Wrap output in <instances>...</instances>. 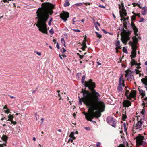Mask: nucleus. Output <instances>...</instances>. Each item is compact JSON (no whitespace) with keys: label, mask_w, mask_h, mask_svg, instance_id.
I'll return each mask as SVG.
<instances>
[{"label":"nucleus","mask_w":147,"mask_h":147,"mask_svg":"<svg viewBox=\"0 0 147 147\" xmlns=\"http://www.w3.org/2000/svg\"><path fill=\"white\" fill-rule=\"evenodd\" d=\"M97 63L98 65H101V64L99 62H97Z\"/></svg>","instance_id":"338daca9"},{"label":"nucleus","mask_w":147,"mask_h":147,"mask_svg":"<svg viewBox=\"0 0 147 147\" xmlns=\"http://www.w3.org/2000/svg\"><path fill=\"white\" fill-rule=\"evenodd\" d=\"M83 3H84V2L78 3L76 4H75V5H76L77 6H82L83 5Z\"/></svg>","instance_id":"7c9ffc66"},{"label":"nucleus","mask_w":147,"mask_h":147,"mask_svg":"<svg viewBox=\"0 0 147 147\" xmlns=\"http://www.w3.org/2000/svg\"><path fill=\"white\" fill-rule=\"evenodd\" d=\"M56 47H57L58 49H60L59 46V44L58 42L57 43Z\"/></svg>","instance_id":"603ef678"},{"label":"nucleus","mask_w":147,"mask_h":147,"mask_svg":"<svg viewBox=\"0 0 147 147\" xmlns=\"http://www.w3.org/2000/svg\"><path fill=\"white\" fill-rule=\"evenodd\" d=\"M144 20V19L143 18H140V20H139V22H143Z\"/></svg>","instance_id":"8fccbe9b"},{"label":"nucleus","mask_w":147,"mask_h":147,"mask_svg":"<svg viewBox=\"0 0 147 147\" xmlns=\"http://www.w3.org/2000/svg\"><path fill=\"white\" fill-rule=\"evenodd\" d=\"M35 53L39 56H40L41 55V52H39L38 51H36Z\"/></svg>","instance_id":"c03bdc74"},{"label":"nucleus","mask_w":147,"mask_h":147,"mask_svg":"<svg viewBox=\"0 0 147 147\" xmlns=\"http://www.w3.org/2000/svg\"><path fill=\"white\" fill-rule=\"evenodd\" d=\"M131 26L133 30H134V34L136 36L138 35V34L137 33L138 32V30L137 27L135 26L134 23L131 22Z\"/></svg>","instance_id":"9b49d317"},{"label":"nucleus","mask_w":147,"mask_h":147,"mask_svg":"<svg viewBox=\"0 0 147 147\" xmlns=\"http://www.w3.org/2000/svg\"><path fill=\"white\" fill-rule=\"evenodd\" d=\"M69 0H66L65 3L64 4V6L65 7L69 6L70 5V3H69Z\"/></svg>","instance_id":"4be33fe9"},{"label":"nucleus","mask_w":147,"mask_h":147,"mask_svg":"<svg viewBox=\"0 0 147 147\" xmlns=\"http://www.w3.org/2000/svg\"><path fill=\"white\" fill-rule=\"evenodd\" d=\"M125 88H126V92H125V96L127 97V98H128V96H129V91L126 89L127 87H126Z\"/></svg>","instance_id":"cd10ccee"},{"label":"nucleus","mask_w":147,"mask_h":147,"mask_svg":"<svg viewBox=\"0 0 147 147\" xmlns=\"http://www.w3.org/2000/svg\"><path fill=\"white\" fill-rule=\"evenodd\" d=\"M99 7L100 8H105V6H103V5H99Z\"/></svg>","instance_id":"13d9d810"},{"label":"nucleus","mask_w":147,"mask_h":147,"mask_svg":"<svg viewBox=\"0 0 147 147\" xmlns=\"http://www.w3.org/2000/svg\"><path fill=\"white\" fill-rule=\"evenodd\" d=\"M42 7L38 9L36 12L37 19V24L36 26L39 28V30L42 33L47 34V30L46 22L48 20L49 15L53 13L52 9L54 6L49 2L44 3L41 5Z\"/></svg>","instance_id":"f03ea898"},{"label":"nucleus","mask_w":147,"mask_h":147,"mask_svg":"<svg viewBox=\"0 0 147 147\" xmlns=\"http://www.w3.org/2000/svg\"><path fill=\"white\" fill-rule=\"evenodd\" d=\"M61 51L62 53H64L66 51L64 47H63L61 49Z\"/></svg>","instance_id":"72a5a7b5"},{"label":"nucleus","mask_w":147,"mask_h":147,"mask_svg":"<svg viewBox=\"0 0 147 147\" xmlns=\"http://www.w3.org/2000/svg\"><path fill=\"white\" fill-rule=\"evenodd\" d=\"M123 51L125 53H127V49L125 48V47H123Z\"/></svg>","instance_id":"473e14b6"},{"label":"nucleus","mask_w":147,"mask_h":147,"mask_svg":"<svg viewBox=\"0 0 147 147\" xmlns=\"http://www.w3.org/2000/svg\"><path fill=\"white\" fill-rule=\"evenodd\" d=\"M72 30L76 32H80V30L78 29H72Z\"/></svg>","instance_id":"ea45409f"},{"label":"nucleus","mask_w":147,"mask_h":147,"mask_svg":"<svg viewBox=\"0 0 147 147\" xmlns=\"http://www.w3.org/2000/svg\"><path fill=\"white\" fill-rule=\"evenodd\" d=\"M107 123L114 127H115L116 121L111 116H108L106 118Z\"/></svg>","instance_id":"39448f33"},{"label":"nucleus","mask_w":147,"mask_h":147,"mask_svg":"<svg viewBox=\"0 0 147 147\" xmlns=\"http://www.w3.org/2000/svg\"><path fill=\"white\" fill-rule=\"evenodd\" d=\"M84 86L86 87H88V88L91 91V92H90L88 90L83 91V89H82V93L83 94L82 95L83 97L82 98H80V97H78L79 98V104L80 105L82 104V101L85 104L83 100V98H84L83 93L86 92H88L90 93H92L94 90L96 91L94 89V88L96 87L95 83L94 82H93V80L92 79L90 80L88 82H85L84 84Z\"/></svg>","instance_id":"7ed1b4c3"},{"label":"nucleus","mask_w":147,"mask_h":147,"mask_svg":"<svg viewBox=\"0 0 147 147\" xmlns=\"http://www.w3.org/2000/svg\"><path fill=\"white\" fill-rule=\"evenodd\" d=\"M9 96L11 99H14L16 98V97L13 96H12L10 95H8Z\"/></svg>","instance_id":"bf43d9fd"},{"label":"nucleus","mask_w":147,"mask_h":147,"mask_svg":"<svg viewBox=\"0 0 147 147\" xmlns=\"http://www.w3.org/2000/svg\"><path fill=\"white\" fill-rule=\"evenodd\" d=\"M74 132H72L71 133V134L69 135V137H70L71 138L73 139L74 140H75L76 138L75 137V136H74Z\"/></svg>","instance_id":"5701e85b"},{"label":"nucleus","mask_w":147,"mask_h":147,"mask_svg":"<svg viewBox=\"0 0 147 147\" xmlns=\"http://www.w3.org/2000/svg\"><path fill=\"white\" fill-rule=\"evenodd\" d=\"M86 47H87V46H82L81 49L82 50L84 51L85 50V48Z\"/></svg>","instance_id":"864d4df0"},{"label":"nucleus","mask_w":147,"mask_h":147,"mask_svg":"<svg viewBox=\"0 0 147 147\" xmlns=\"http://www.w3.org/2000/svg\"><path fill=\"white\" fill-rule=\"evenodd\" d=\"M100 145H101L100 143L99 142H98L96 144V147H99Z\"/></svg>","instance_id":"a18cd8bd"},{"label":"nucleus","mask_w":147,"mask_h":147,"mask_svg":"<svg viewBox=\"0 0 147 147\" xmlns=\"http://www.w3.org/2000/svg\"><path fill=\"white\" fill-rule=\"evenodd\" d=\"M140 94L142 96V97H144L145 96V91H143L142 90H139Z\"/></svg>","instance_id":"412c9836"},{"label":"nucleus","mask_w":147,"mask_h":147,"mask_svg":"<svg viewBox=\"0 0 147 147\" xmlns=\"http://www.w3.org/2000/svg\"><path fill=\"white\" fill-rule=\"evenodd\" d=\"M82 46H86V42H83H83L82 43Z\"/></svg>","instance_id":"3c124183"},{"label":"nucleus","mask_w":147,"mask_h":147,"mask_svg":"<svg viewBox=\"0 0 147 147\" xmlns=\"http://www.w3.org/2000/svg\"><path fill=\"white\" fill-rule=\"evenodd\" d=\"M130 34V32L129 31H128L126 33L124 36H122L121 40L123 43L125 44H127V42L130 39L129 36Z\"/></svg>","instance_id":"423d86ee"},{"label":"nucleus","mask_w":147,"mask_h":147,"mask_svg":"<svg viewBox=\"0 0 147 147\" xmlns=\"http://www.w3.org/2000/svg\"><path fill=\"white\" fill-rule=\"evenodd\" d=\"M123 106L125 108L131 106V103L130 101L127 100H124L123 102Z\"/></svg>","instance_id":"f8f14e48"},{"label":"nucleus","mask_w":147,"mask_h":147,"mask_svg":"<svg viewBox=\"0 0 147 147\" xmlns=\"http://www.w3.org/2000/svg\"><path fill=\"white\" fill-rule=\"evenodd\" d=\"M61 42L62 43V44L63 45L64 47H66L65 41L63 38H62L61 39Z\"/></svg>","instance_id":"c756f323"},{"label":"nucleus","mask_w":147,"mask_h":147,"mask_svg":"<svg viewBox=\"0 0 147 147\" xmlns=\"http://www.w3.org/2000/svg\"><path fill=\"white\" fill-rule=\"evenodd\" d=\"M83 96L85 104L89 108L90 111L88 114H85L87 120L92 121L94 118L100 117L101 112L104 111L105 106L104 102L99 99L100 94L94 90L92 93L86 92L83 93Z\"/></svg>","instance_id":"f257e3e1"},{"label":"nucleus","mask_w":147,"mask_h":147,"mask_svg":"<svg viewBox=\"0 0 147 147\" xmlns=\"http://www.w3.org/2000/svg\"><path fill=\"white\" fill-rule=\"evenodd\" d=\"M132 61L130 63L131 66H132L134 65H135L137 63L135 60L134 59H133V58H132Z\"/></svg>","instance_id":"a878e982"},{"label":"nucleus","mask_w":147,"mask_h":147,"mask_svg":"<svg viewBox=\"0 0 147 147\" xmlns=\"http://www.w3.org/2000/svg\"><path fill=\"white\" fill-rule=\"evenodd\" d=\"M122 117L123 120H124L127 118V116L125 114V113L124 114H123Z\"/></svg>","instance_id":"f704fd0d"},{"label":"nucleus","mask_w":147,"mask_h":147,"mask_svg":"<svg viewBox=\"0 0 147 147\" xmlns=\"http://www.w3.org/2000/svg\"><path fill=\"white\" fill-rule=\"evenodd\" d=\"M133 36L132 38L133 40V42H131L130 41L129 44H130V45H131L132 47H137L136 45L137 44L138 40V38L136 37V36H138V35L136 36Z\"/></svg>","instance_id":"0eeeda50"},{"label":"nucleus","mask_w":147,"mask_h":147,"mask_svg":"<svg viewBox=\"0 0 147 147\" xmlns=\"http://www.w3.org/2000/svg\"><path fill=\"white\" fill-rule=\"evenodd\" d=\"M7 109V106L6 105H5L3 109Z\"/></svg>","instance_id":"e2e57ef3"},{"label":"nucleus","mask_w":147,"mask_h":147,"mask_svg":"<svg viewBox=\"0 0 147 147\" xmlns=\"http://www.w3.org/2000/svg\"><path fill=\"white\" fill-rule=\"evenodd\" d=\"M132 13L134 14V15L131 16V20L132 21L135 20L136 16L134 14V12H132Z\"/></svg>","instance_id":"c85d7f7f"},{"label":"nucleus","mask_w":147,"mask_h":147,"mask_svg":"<svg viewBox=\"0 0 147 147\" xmlns=\"http://www.w3.org/2000/svg\"><path fill=\"white\" fill-rule=\"evenodd\" d=\"M49 32L51 35L53 34L54 33V30L53 29H51L50 30Z\"/></svg>","instance_id":"c9c22d12"},{"label":"nucleus","mask_w":147,"mask_h":147,"mask_svg":"<svg viewBox=\"0 0 147 147\" xmlns=\"http://www.w3.org/2000/svg\"><path fill=\"white\" fill-rule=\"evenodd\" d=\"M135 65L136 66V67L137 69H139L140 68L139 65H138V64H137V63Z\"/></svg>","instance_id":"de8ad7c7"},{"label":"nucleus","mask_w":147,"mask_h":147,"mask_svg":"<svg viewBox=\"0 0 147 147\" xmlns=\"http://www.w3.org/2000/svg\"><path fill=\"white\" fill-rule=\"evenodd\" d=\"M138 119H137L138 121L137 122L135 125H134V128H135L136 129H140L141 126H142L143 122L142 121L141 119H140V120H138Z\"/></svg>","instance_id":"1a4fd4ad"},{"label":"nucleus","mask_w":147,"mask_h":147,"mask_svg":"<svg viewBox=\"0 0 147 147\" xmlns=\"http://www.w3.org/2000/svg\"><path fill=\"white\" fill-rule=\"evenodd\" d=\"M83 4H85L86 5H90V3H83Z\"/></svg>","instance_id":"4d7b16f0"},{"label":"nucleus","mask_w":147,"mask_h":147,"mask_svg":"<svg viewBox=\"0 0 147 147\" xmlns=\"http://www.w3.org/2000/svg\"><path fill=\"white\" fill-rule=\"evenodd\" d=\"M118 147H126L125 146H124L123 144H120L118 146Z\"/></svg>","instance_id":"6e6d98bb"},{"label":"nucleus","mask_w":147,"mask_h":147,"mask_svg":"<svg viewBox=\"0 0 147 147\" xmlns=\"http://www.w3.org/2000/svg\"><path fill=\"white\" fill-rule=\"evenodd\" d=\"M145 113V110L144 109V107H143V109H142V111H141V113L142 114L144 115V114Z\"/></svg>","instance_id":"4c0bfd02"},{"label":"nucleus","mask_w":147,"mask_h":147,"mask_svg":"<svg viewBox=\"0 0 147 147\" xmlns=\"http://www.w3.org/2000/svg\"><path fill=\"white\" fill-rule=\"evenodd\" d=\"M136 91L135 90H132L129 96H128V99L130 100H132V98H133L134 100H132V101H134V100L136 99Z\"/></svg>","instance_id":"9d476101"},{"label":"nucleus","mask_w":147,"mask_h":147,"mask_svg":"<svg viewBox=\"0 0 147 147\" xmlns=\"http://www.w3.org/2000/svg\"><path fill=\"white\" fill-rule=\"evenodd\" d=\"M132 5H133L134 7H135L136 6V5H137V6L139 5L138 4L136 3H133Z\"/></svg>","instance_id":"09e8293b"},{"label":"nucleus","mask_w":147,"mask_h":147,"mask_svg":"<svg viewBox=\"0 0 147 147\" xmlns=\"http://www.w3.org/2000/svg\"><path fill=\"white\" fill-rule=\"evenodd\" d=\"M74 140L73 139L71 138L70 139H69L68 140V142H70L72 143L73 142V140Z\"/></svg>","instance_id":"052dcab7"},{"label":"nucleus","mask_w":147,"mask_h":147,"mask_svg":"<svg viewBox=\"0 0 147 147\" xmlns=\"http://www.w3.org/2000/svg\"><path fill=\"white\" fill-rule=\"evenodd\" d=\"M52 20H53V19L52 18H50V20H49V22H48V25H49V26L51 25V22L52 21Z\"/></svg>","instance_id":"e433bc0d"},{"label":"nucleus","mask_w":147,"mask_h":147,"mask_svg":"<svg viewBox=\"0 0 147 147\" xmlns=\"http://www.w3.org/2000/svg\"><path fill=\"white\" fill-rule=\"evenodd\" d=\"M95 33L97 35V37L99 38H100L102 37L101 35L99 34L97 32H96Z\"/></svg>","instance_id":"2f4dec72"},{"label":"nucleus","mask_w":147,"mask_h":147,"mask_svg":"<svg viewBox=\"0 0 147 147\" xmlns=\"http://www.w3.org/2000/svg\"><path fill=\"white\" fill-rule=\"evenodd\" d=\"M8 117L9 118V119L7 121H11V120H13V116L11 115V114H9L8 116Z\"/></svg>","instance_id":"393cba45"},{"label":"nucleus","mask_w":147,"mask_h":147,"mask_svg":"<svg viewBox=\"0 0 147 147\" xmlns=\"http://www.w3.org/2000/svg\"><path fill=\"white\" fill-rule=\"evenodd\" d=\"M62 56L64 57H66V56L65 54H63Z\"/></svg>","instance_id":"774afa93"},{"label":"nucleus","mask_w":147,"mask_h":147,"mask_svg":"<svg viewBox=\"0 0 147 147\" xmlns=\"http://www.w3.org/2000/svg\"><path fill=\"white\" fill-rule=\"evenodd\" d=\"M8 137L6 135H3L1 138L2 140L5 141V142H7V141L8 139Z\"/></svg>","instance_id":"aec40b11"},{"label":"nucleus","mask_w":147,"mask_h":147,"mask_svg":"<svg viewBox=\"0 0 147 147\" xmlns=\"http://www.w3.org/2000/svg\"><path fill=\"white\" fill-rule=\"evenodd\" d=\"M147 11V8L146 7H144L142 10V14L143 15H145L146 14Z\"/></svg>","instance_id":"a211bd4d"},{"label":"nucleus","mask_w":147,"mask_h":147,"mask_svg":"<svg viewBox=\"0 0 147 147\" xmlns=\"http://www.w3.org/2000/svg\"><path fill=\"white\" fill-rule=\"evenodd\" d=\"M122 18L121 19V21H122V20H123V21H125V20H126V19L125 18Z\"/></svg>","instance_id":"680f3d73"},{"label":"nucleus","mask_w":147,"mask_h":147,"mask_svg":"<svg viewBox=\"0 0 147 147\" xmlns=\"http://www.w3.org/2000/svg\"><path fill=\"white\" fill-rule=\"evenodd\" d=\"M116 45L117 47L118 48H121V46L120 45V41H117L116 43Z\"/></svg>","instance_id":"bb28decb"},{"label":"nucleus","mask_w":147,"mask_h":147,"mask_svg":"<svg viewBox=\"0 0 147 147\" xmlns=\"http://www.w3.org/2000/svg\"><path fill=\"white\" fill-rule=\"evenodd\" d=\"M135 73L136 74H139V72H140V71L139 70H138L137 69H136L135 70Z\"/></svg>","instance_id":"79ce46f5"},{"label":"nucleus","mask_w":147,"mask_h":147,"mask_svg":"<svg viewBox=\"0 0 147 147\" xmlns=\"http://www.w3.org/2000/svg\"><path fill=\"white\" fill-rule=\"evenodd\" d=\"M134 14L136 16H137L139 17H140V13H134Z\"/></svg>","instance_id":"5fc2aeb1"},{"label":"nucleus","mask_w":147,"mask_h":147,"mask_svg":"<svg viewBox=\"0 0 147 147\" xmlns=\"http://www.w3.org/2000/svg\"><path fill=\"white\" fill-rule=\"evenodd\" d=\"M125 76L129 78L131 76V71L129 70H127L125 71Z\"/></svg>","instance_id":"f3484780"},{"label":"nucleus","mask_w":147,"mask_h":147,"mask_svg":"<svg viewBox=\"0 0 147 147\" xmlns=\"http://www.w3.org/2000/svg\"><path fill=\"white\" fill-rule=\"evenodd\" d=\"M11 123L13 124V125H15L16 124V122L13 121V120L11 121Z\"/></svg>","instance_id":"37998d69"},{"label":"nucleus","mask_w":147,"mask_h":147,"mask_svg":"<svg viewBox=\"0 0 147 147\" xmlns=\"http://www.w3.org/2000/svg\"><path fill=\"white\" fill-rule=\"evenodd\" d=\"M10 110L9 109H7L4 111V112L7 114H8L10 113Z\"/></svg>","instance_id":"58836bf2"},{"label":"nucleus","mask_w":147,"mask_h":147,"mask_svg":"<svg viewBox=\"0 0 147 147\" xmlns=\"http://www.w3.org/2000/svg\"><path fill=\"white\" fill-rule=\"evenodd\" d=\"M77 54L79 56L80 58L81 59L83 58V57L84 56V55H82L80 54L79 53H77Z\"/></svg>","instance_id":"a19ab883"},{"label":"nucleus","mask_w":147,"mask_h":147,"mask_svg":"<svg viewBox=\"0 0 147 147\" xmlns=\"http://www.w3.org/2000/svg\"><path fill=\"white\" fill-rule=\"evenodd\" d=\"M85 75H84L82 77V79H81V82H82V83L83 84H85V82H86V81H85V82L84 83V80H85ZM90 80V79L89 80ZM89 81H88V82Z\"/></svg>","instance_id":"b1692460"},{"label":"nucleus","mask_w":147,"mask_h":147,"mask_svg":"<svg viewBox=\"0 0 147 147\" xmlns=\"http://www.w3.org/2000/svg\"><path fill=\"white\" fill-rule=\"evenodd\" d=\"M69 13L63 11V13H61L60 16L64 22H65L69 17Z\"/></svg>","instance_id":"6e6552de"},{"label":"nucleus","mask_w":147,"mask_h":147,"mask_svg":"<svg viewBox=\"0 0 147 147\" xmlns=\"http://www.w3.org/2000/svg\"><path fill=\"white\" fill-rule=\"evenodd\" d=\"M81 73H78L77 74V76L78 77V78H79L81 76Z\"/></svg>","instance_id":"49530a36"},{"label":"nucleus","mask_w":147,"mask_h":147,"mask_svg":"<svg viewBox=\"0 0 147 147\" xmlns=\"http://www.w3.org/2000/svg\"><path fill=\"white\" fill-rule=\"evenodd\" d=\"M119 11L120 13V17L121 18H123L124 16H126L127 13L126 10L123 7H122V11L120 10Z\"/></svg>","instance_id":"ddd939ff"},{"label":"nucleus","mask_w":147,"mask_h":147,"mask_svg":"<svg viewBox=\"0 0 147 147\" xmlns=\"http://www.w3.org/2000/svg\"><path fill=\"white\" fill-rule=\"evenodd\" d=\"M122 86L118 85L117 88V91L119 93H122L123 90Z\"/></svg>","instance_id":"6ab92c4d"},{"label":"nucleus","mask_w":147,"mask_h":147,"mask_svg":"<svg viewBox=\"0 0 147 147\" xmlns=\"http://www.w3.org/2000/svg\"><path fill=\"white\" fill-rule=\"evenodd\" d=\"M137 47H132V51L131 52V54L130 55L131 57V59L135 58L136 55V49Z\"/></svg>","instance_id":"4468645a"},{"label":"nucleus","mask_w":147,"mask_h":147,"mask_svg":"<svg viewBox=\"0 0 147 147\" xmlns=\"http://www.w3.org/2000/svg\"><path fill=\"white\" fill-rule=\"evenodd\" d=\"M144 100L145 101H146V102L147 103V97H146L145 98H144Z\"/></svg>","instance_id":"0e129e2a"},{"label":"nucleus","mask_w":147,"mask_h":147,"mask_svg":"<svg viewBox=\"0 0 147 147\" xmlns=\"http://www.w3.org/2000/svg\"><path fill=\"white\" fill-rule=\"evenodd\" d=\"M141 81L144 85H147V76H145V78L141 79Z\"/></svg>","instance_id":"dca6fc26"},{"label":"nucleus","mask_w":147,"mask_h":147,"mask_svg":"<svg viewBox=\"0 0 147 147\" xmlns=\"http://www.w3.org/2000/svg\"><path fill=\"white\" fill-rule=\"evenodd\" d=\"M136 142L137 145H144L146 144V141H144L145 140V139L144 137L140 134L138 135L136 137Z\"/></svg>","instance_id":"20e7f679"},{"label":"nucleus","mask_w":147,"mask_h":147,"mask_svg":"<svg viewBox=\"0 0 147 147\" xmlns=\"http://www.w3.org/2000/svg\"><path fill=\"white\" fill-rule=\"evenodd\" d=\"M123 25L124 26V27H125L126 28H127V26L126 24H125V23L123 24Z\"/></svg>","instance_id":"69168bd1"},{"label":"nucleus","mask_w":147,"mask_h":147,"mask_svg":"<svg viewBox=\"0 0 147 147\" xmlns=\"http://www.w3.org/2000/svg\"><path fill=\"white\" fill-rule=\"evenodd\" d=\"M124 80L122 78V76H121L119 78V85H121L123 87H124Z\"/></svg>","instance_id":"2eb2a0df"}]
</instances>
